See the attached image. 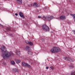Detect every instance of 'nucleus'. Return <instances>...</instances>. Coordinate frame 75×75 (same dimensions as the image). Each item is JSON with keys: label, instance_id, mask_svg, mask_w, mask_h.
<instances>
[{"label": "nucleus", "instance_id": "dca6fc26", "mask_svg": "<svg viewBox=\"0 0 75 75\" xmlns=\"http://www.w3.org/2000/svg\"><path fill=\"white\" fill-rule=\"evenodd\" d=\"M42 18L44 20H47V17H45V16H43Z\"/></svg>", "mask_w": 75, "mask_h": 75}, {"label": "nucleus", "instance_id": "b1692460", "mask_svg": "<svg viewBox=\"0 0 75 75\" xmlns=\"http://www.w3.org/2000/svg\"><path fill=\"white\" fill-rule=\"evenodd\" d=\"M42 41L43 42L45 41V40L44 39H42Z\"/></svg>", "mask_w": 75, "mask_h": 75}, {"label": "nucleus", "instance_id": "7ed1b4c3", "mask_svg": "<svg viewBox=\"0 0 75 75\" xmlns=\"http://www.w3.org/2000/svg\"><path fill=\"white\" fill-rule=\"evenodd\" d=\"M64 60H66V61H69L71 62H74V60H73V59L69 58V57H64Z\"/></svg>", "mask_w": 75, "mask_h": 75}, {"label": "nucleus", "instance_id": "412c9836", "mask_svg": "<svg viewBox=\"0 0 75 75\" xmlns=\"http://www.w3.org/2000/svg\"><path fill=\"white\" fill-rule=\"evenodd\" d=\"M29 41H26L25 42L26 43V44H28L29 43Z\"/></svg>", "mask_w": 75, "mask_h": 75}, {"label": "nucleus", "instance_id": "f257e3e1", "mask_svg": "<svg viewBox=\"0 0 75 75\" xmlns=\"http://www.w3.org/2000/svg\"><path fill=\"white\" fill-rule=\"evenodd\" d=\"M1 50L2 52L5 53V54H3L2 55L4 59H6L7 57H10L11 55H14V54L12 52H6V47L4 46H2Z\"/></svg>", "mask_w": 75, "mask_h": 75}, {"label": "nucleus", "instance_id": "bb28decb", "mask_svg": "<svg viewBox=\"0 0 75 75\" xmlns=\"http://www.w3.org/2000/svg\"><path fill=\"white\" fill-rule=\"evenodd\" d=\"M15 16H18V14L17 13H15Z\"/></svg>", "mask_w": 75, "mask_h": 75}, {"label": "nucleus", "instance_id": "a211bd4d", "mask_svg": "<svg viewBox=\"0 0 75 75\" xmlns=\"http://www.w3.org/2000/svg\"><path fill=\"white\" fill-rule=\"evenodd\" d=\"M11 64H13V65H14V64H15V62L13 61H12L11 62Z\"/></svg>", "mask_w": 75, "mask_h": 75}, {"label": "nucleus", "instance_id": "9d476101", "mask_svg": "<svg viewBox=\"0 0 75 75\" xmlns=\"http://www.w3.org/2000/svg\"><path fill=\"white\" fill-rule=\"evenodd\" d=\"M59 18L60 20H65V16H61Z\"/></svg>", "mask_w": 75, "mask_h": 75}, {"label": "nucleus", "instance_id": "6ab92c4d", "mask_svg": "<svg viewBox=\"0 0 75 75\" xmlns=\"http://www.w3.org/2000/svg\"><path fill=\"white\" fill-rule=\"evenodd\" d=\"M34 6H36L37 7V4L35 2L33 4Z\"/></svg>", "mask_w": 75, "mask_h": 75}, {"label": "nucleus", "instance_id": "f8f14e48", "mask_svg": "<svg viewBox=\"0 0 75 75\" xmlns=\"http://www.w3.org/2000/svg\"><path fill=\"white\" fill-rule=\"evenodd\" d=\"M28 54L29 55H33V52H32L30 51V50H29L28 52Z\"/></svg>", "mask_w": 75, "mask_h": 75}, {"label": "nucleus", "instance_id": "9b49d317", "mask_svg": "<svg viewBox=\"0 0 75 75\" xmlns=\"http://www.w3.org/2000/svg\"><path fill=\"white\" fill-rule=\"evenodd\" d=\"M69 67L70 68H72L74 67V64H71L69 65Z\"/></svg>", "mask_w": 75, "mask_h": 75}, {"label": "nucleus", "instance_id": "a878e982", "mask_svg": "<svg viewBox=\"0 0 75 75\" xmlns=\"http://www.w3.org/2000/svg\"><path fill=\"white\" fill-rule=\"evenodd\" d=\"M38 18H41V16H38Z\"/></svg>", "mask_w": 75, "mask_h": 75}, {"label": "nucleus", "instance_id": "20e7f679", "mask_svg": "<svg viewBox=\"0 0 75 75\" xmlns=\"http://www.w3.org/2000/svg\"><path fill=\"white\" fill-rule=\"evenodd\" d=\"M42 28L43 30L45 31H49V28L48 27L45 25H44L42 26Z\"/></svg>", "mask_w": 75, "mask_h": 75}, {"label": "nucleus", "instance_id": "4468645a", "mask_svg": "<svg viewBox=\"0 0 75 75\" xmlns=\"http://www.w3.org/2000/svg\"><path fill=\"white\" fill-rule=\"evenodd\" d=\"M71 75H75V71H73L71 72Z\"/></svg>", "mask_w": 75, "mask_h": 75}, {"label": "nucleus", "instance_id": "423d86ee", "mask_svg": "<svg viewBox=\"0 0 75 75\" xmlns=\"http://www.w3.org/2000/svg\"><path fill=\"white\" fill-rule=\"evenodd\" d=\"M46 20H48V21H50V20H51V19L54 18V17H53V16H48L46 17Z\"/></svg>", "mask_w": 75, "mask_h": 75}, {"label": "nucleus", "instance_id": "f03ea898", "mask_svg": "<svg viewBox=\"0 0 75 75\" xmlns=\"http://www.w3.org/2000/svg\"><path fill=\"white\" fill-rule=\"evenodd\" d=\"M50 51L52 53L58 52L61 51V49L57 47H54L51 49Z\"/></svg>", "mask_w": 75, "mask_h": 75}, {"label": "nucleus", "instance_id": "ddd939ff", "mask_svg": "<svg viewBox=\"0 0 75 75\" xmlns=\"http://www.w3.org/2000/svg\"><path fill=\"white\" fill-rule=\"evenodd\" d=\"M28 44L29 45L32 46V45H33V42H31L29 41V44Z\"/></svg>", "mask_w": 75, "mask_h": 75}, {"label": "nucleus", "instance_id": "2eb2a0df", "mask_svg": "<svg viewBox=\"0 0 75 75\" xmlns=\"http://www.w3.org/2000/svg\"><path fill=\"white\" fill-rule=\"evenodd\" d=\"M30 47L28 46H26L25 48V50H30Z\"/></svg>", "mask_w": 75, "mask_h": 75}, {"label": "nucleus", "instance_id": "cd10ccee", "mask_svg": "<svg viewBox=\"0 0 75 75\" xmlns=\"http://www.w3.org/2000/svg\"><path fill=\"white\" fill-rule=\"evenodd\" d=\"M0 26H2V27H3V25H1V24H0Z\"/></svg>", "mask_w": 75, "mask_h": 75}, {"label": "nucleus", "instance_id": "393cba45", "mask_svg": "<svg viewBox=\"0 0 75 75\" xmlns=\"http://www.w3.org/2000/svg\"><path fill=\"white\" fill-rule=\"evenodd\" d=\"M73 33H74V34H75V30H73Z\"/></svg>", "mask_w": 75, "mask_h": 75}, {"label": "nucleus", "instance_id": "6e6552de", "mask_svg": "<svg viewBox=\"0 0 75 75\" xmlns=\"http://www.w3.org/2000/svg\"><path fill=\"white\" fill-rule=\"evenodd\" d=\"M16 53L17 56H20V51L17 50L16 52Z\"/></svg>", "mask_w": 75, "mask_h": 75}, {"label": "nucleus", "instance_id": "4be33fe9", "mask_svg": "<svg viewBox=\"0 0 75 75\" xmlns=\"http://www.w3.org/2000/svg\"><path fill=\"white\" fill-rule=\"evenodd\" d=\"M14 71H15V72H17V69L16 68H15L14 69Z\"/></svg>", "mask_w": 75, "mask_h": 75}, {"label": "nucleus", "instance_id": "1a4fd4ad", "mask_svg": "<svg viewBox=\"0 0 75 75\" xmlns=\"http://www.w3.org/2000/svg\"><path fill=\"white\" fill-rule=\"evenodd\" d=\"M15 61L18 64L19 63H20L21 62V60L19 59H16L15 60Z\"/></svg>", "mask_w": 75, "mask_h": 75}, {"label": "nucleus", "instance_id": "f3484780", "mask_svg": "<svg viewBox=\"0 0 75 75\" xmlns=\"http://www.w3.org/2000/svg\"><path fill=\"white\" fill-rule=\"evenodd\" d=\"M18 1L20 4H21L22 3V0H17Z\"/></svg>", "mask_w": 75, "mask_h": 75}, {"label": "nucleus", "instance_id": "0eeeda50", "mask_svg": "<svg viewBox=\"0 0 75 75\" xmlns=\"http://www.w3.org/2000/svg\"><path fill=\"white\" fill-rule=\"evenodd\" d=\"M19 14L20 17H22V18H25L24 16V15L23 14V13H22V12H19Z\"/></svg>", "mask_w": 75, "mask_h": 75}, {"label": "nucleus", "instance_id": "39448f33", "mask_svg": "<svg viewBox=\"0 0 75 75\" xmlns=\"http://www.w3.org/2000/svg\"><path fill=\"white\" fill-rule=\"evenodd\" d=\"M23 65L24 66V67H28L30 68V69H31V66L28 64L27 63H25L24 62H22Z\"/></svg>", "mask_w": 75, "mask_h": 75}, {"label": "nucleus", "instance_id": "aec40b11", "mask_svg": "<svg viewBox=\"0 0 75 75\" xmlns=\"http://www.w3.org/2000/svg\"><path fill=\"white\" fill-rule=\"evenodd\" d=\"M50 68H51V69L52 70V71H53V70H54V68L52 66H50Z\"/></svg>", "mask_w": 75, "mask_h": 75}, {"label": "nucleus", "instance_id": "5701e85b", "mask_svg": "<svg viewBox=\"0 0 75 75\" xmlns=\"http://www.w3.org/2000/svg\"><path fill=\"white\" fill-rule=\"evenodd\" d=\"M7 30H9V31L11 30V29H10V28H9V27H8L7 28Z\"/></svg>", "mask_w": 75, "mask_h": 75}, {"label": "nucleus", "instance_id": "c756f323", "mask_svg": "<svg viewBox=\"0 0 75 75\" xmlns=\"http://www.w3.org/2000/svg\"><path fill=\"white\" fill-rule=\"evenodd\" d=\"M35 62H37V61H35Z\"/></svg>", "mask_w": 75, "mask_h": 75}, {"label": "nucleus", "instance_id": "c85d7f7f", "mask_svg": "<svg viewBox=\"0 0 75 75\" xmlns=\"http://www.w3.org/2000/svg\"><path fill=\"white\" fill-rule=\"evenodd\" d=\"M46 69H48V67H47L46 68Z\"/></svg>", "mask_w": 75, "mask_h": 75}]
</instances>
